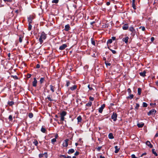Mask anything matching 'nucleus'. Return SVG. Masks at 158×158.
Wrapping results in <instances>:
<instances>
[{
	"instance_id": "nucleus-10",
	"label": "nucleus",
	"mask_w": 158,
	"mask_h": 158,
	"mask_svg": "<svg viewBox=\"0 0 158 158\" xmlns=\"http://www.w3.org/2000/svg\"><path fill=\"white\" fill-rule=\"evenodd\" d=\"M32 19H33L32 17L31 16H30L28 18V23H32Z\"/></svg>"
},
{
	"instance_id": "nucleus-40",
	"label": "nucleus",
	"mask_w": 158,
	"mask_h": 158,
	"mask_svg": "<svg viewBox=\"0 0 158 158\" xmlns=\"http://www.w3.org/2000/svg\"><path fill=\"white\" fill-rule=\"evenodd\" d=\"M149 147L151 148H153V145L151 144L150 142L149 141Z\"/></svg>"
},
{
	"instance_id": "nucleus-37",
	"label": "nucleus",
	"mask_w": 158,
	"mask_h": 158,
	"mask_svg": "<svg viewBox=\"0 0 158 158\" xmlns=\"http://www.w3.org/2000/svg\"><path fill=\"white\" fill-rule=\"evenodd\" d=\"M28 116H29V117L30 118H32L33 117V115L32 113H30L29 114Z\"/></svg>"
},
{
	"instance_id": "nucleus-4",
	"label": "nucleus",
	"mask_w": 158,
	"mask_h": 158,
	"mask_svg": "<svg viewBox=\"0 0 158 158\" xmlns=\"http://www.w3.org/2000/svg\"><path fill=\"white\" fill-rule=\"evenodd\" d=\"M69 141V139H66L64 141L63 143V146L64 147H67L68 146V142Z\"/></svg>"
},
{
	"instance_id": "nucleus-2",
	"label": "nucleus",
	"mask_w": 158,
	"mask_h": 158,
	"mask_svg": "<svg viewBox=\"0 0 158 158\" xmlns=\"http://www.w3.org/2000/svg\"><path fill=\"white\" fill-rule=\"evenodd\" d=\"M156 112V111L154 109H152L149 111V116L150 115L154 116Z\"/></svg>"
},
{
	"instance_id": "nucleus-61",
	"label": "nucleus",
	"mask_w": 158,
	"mask_h": 158,
	"mask_svg": "<svg viewBox=\"0 0 158 158\" xmlns=\"http://www.w3.org/2000/svg\"><path fill=\"white\" fill-rule=\"evenodd\" d=\"M15 79H18V77L16 76H13V77Z\"/></svg>"
},
{
	"instance_id": "nucleus-7",
	"label": "nucleus",
	"mask_w": 158,
	"mask_h": 158,
	"mask_svg": "<svg viewBox=\"0 0 158 158\" xmlns=\"http://www.w3.org/2000/svg\"><path fill=\"white\" fill-rule=\"evenodd\" d=\"M37 81L36 78L35 77L34 78V81L32 82V85L33 86L35 87L36 86L37 83Z\"/></svg>"
},
{
	"instance_id": "nucleus-38",
	"label": "nucleus",
	"mask_w": 158,
	"mask_h": 158,
	"mask_svg": "<svg viewBox=\"0 0 158 158\" xmlns=\"http://www.w3.org/2000/svg\"><path fill=\"white\" fill-rule=\"evenodd\" d=\"M143 105L144 107H147L148 106V104L145 102H143Z\"/></svg>"
},
{
	"instance_id": "nucleus-26",
	"label": "nucleus",
	"mask_w": 158,
	"mask_h": 158,
	"mask_svg": "<svg viewBox=\"0 0 158 158\" xmlns=\"http://www.w3.org/2000/svg\"><path fill=\"white\" fill-rule=\"evenodd\" d=\"M23 37L20 35L19 36V41L21 43L22 42V39L23 38Z\"/></svg>"
},
{
	"instance_id": "nucleus-28",
	"label": "nucleus",
	"mask_w": 158,
	"mask_h": 158,
	"mask_svg": "<svg viewBox=\"0 0 158 158\" xmlns=\"http://www.w3.org/2000/svg\"><path fill=\"white\" fill-rule=\"evenodd\" d=\"M32 28V26L31 24V23H28V30L29 31H30L31 30Z\"/></svg>"
},
{
	"instance_id": "nucleus-51",
	"label": "nucleus",
	"mask_w": 158,
	"mask_h": 158,
	"mask_svg": "<svg viewBox=\"0 0 158 158\" xmlns=\"http://www.w3.org/2000/svg\"><path fill=\"white\" fill-rule=\"evenodd\" d=\"M44 154H40L39 155V157L40 158H41V157H43V156H44Z\"/></svg>"
},
{
	"instance_id": "nucleus-22",
	"label": "nucleus",
	"mask_w": 158,
	"mask_h": 158,
	"mask_svg": "<svg viewBox=\"0 0 158 158\" xmlns=\"http://www.w3.org/2000/svg\"><path fill=\"white\" fill-rule=\"evenodd\" d=\"M47 98L50 101H53V99H52L50 97V95H48L47 96Z\"/></svg>"
},
{
	"instance_id": "nucleus-9",
	"label": "nucleus",
	"mask_w": 158,
	"mask_h": 158,
	"mask_svg": "<svg viewBox=\"0 0 158 158\" xmlns=\"http://www.w3.org/2000/svg\"><path fill=\"white\" fill-rule=\"evenodd\" d=\"M70 28V27L69 26V25L67 24V25H66L65 26V28L64 30L65 31H68Z\"/></svg>"
},
{
	"instance_id": "nucleus-6",
	"label": "nucleus",
	"mask_w": 158,
	"mask_h": 158,
	"mask_svg": "<svg viewBox=\"0 0 158 158\" xmlns=\"http://www.w3.org/2000/svg\"><path fill=\"white\" fill-rule=\"evenodd\" d=\"M67 47V45L66 44H64L60 47L59 49L60 50H64Z\"/></svg>"
},
{
	"instance_id": "nucleus-5",
	"label": "nucleus",
	"mask_w": 158,
	"mask_h": 158,
	"mask_svg": "<svg viewBox=\"0 0 158 158\" xmlns=\"http://www.w3.org/2000/svg\"><path fill=\"white\" fill-rule=\"evenodd\" d=\"M105 104H103L101 107H100L99 109L98 112L99 113H102L103 109L105 108Z\"/></svg>"
},
{
	"instance_id": "nucleus-8",
	"label": "nucleus",
	"mask_w": 158,
	"mask_h": 158,
	"mask_svg": "<svg viewBox=\"0 0 158 158\" xmlns=\"http://www.w3.org/2000/svg\"><path fill=\"white\" fill-rule=\"evenodd\" d=\"M129 39V37L128 36H127L125 38H123L122 39L123 41L125 43L127 44L128 42V40Z\"/></svg>"
},
{
	"instance_id": "nucleus-47",
	"label": "nucleus",
	"mask_w": 158,
	"mask_h": 158,
	"mask_svg": "<svg viewBox=\"0 0 158 158\" xmlns=\"http://www.w3.org/2000/svg\"><path fill=\"white\" fill-rule=\"evenodd\" d=\"M60 120L61 121H63L64 119V117L60 116Z\"/></svg>"
},
{
	"instance_id": "nucleus-16",
	"label": "nucleus",
	"mask_w": 158,
	"mask_h": 158,
	"mask_svg": "<svg viewBox=\"0 0 158 158\" xmlns=\"http://www.w3.org/2000/svg\"><path fill=\"white\" fill-rule=\"evenodd\" d=\"M114 148H115V153H117L119 151V148H118L117 146H115Z\"/></svg>"
},
{
	"instance_id": "nucleus-30",
	"label": "nucleus",
	"mask_w": 158,
	"mask_h": 158,
	"mask_svg": "<svg viewBox=\"0 0 158 158\" xmlns=\"http://www.w3.org/2000/svg\"><path fill=\"white\" fill-rule=\"evenodd\" d=\"M41 131L42 132L45 133L46 131V130L45 128L43 127H42L41 128Z\"/></svg>"
},
{
	"instance_id": "nucleus-19",
	"label": "nucleus",
	"mask_w": 158,
	"mask_h": 158,
	"mask_svg": "<svg viewBox=\"0 0 158 158\" xmlns=\"http://www.w3.org/2000/svg\"><path fill=\"white\" fill-rule=\"evenodd\" d=\"M108 137L109 139H112L114 138V136L112 133H110L108 135Z\"/></svg>"
},
{
	"instance_id": "nucleus-14",
	"label": "nucleus",
	"mask_w": 158,
	"mask_h": 158,
	"mask_svg": "<svg viewBox=\"0 0 158 158\" xmlns=\"http://www.w3.org/2000/svg\"><path fill=\"white\" fill-rule=\"evenodd\" d=\"M50 90L52 91V92H54V89L55 87L54 86L52 85H50Z\"/></svg>"
},
{
	"instance_id": "nucleus-3",
	"label": "nucleus",
	"mask_w": 158,
	"mask_h": 158,
	"mask_svg": "<svg viewBox=\"0 0 158 158\" xmlns=\"http://www.w3.org/2000/svg\"><path fill=\"white\" fill-rule=\"evenodd\" d=\"M117 116L116 113L114 112L111 116V118L114 121H115L117 120Z\"/></svg>"
},
{
	"instance_id": "nucleus-34",
	"label": "nucleus",
	"mask_w": 158,
	"mask_h": 158,
	"mask_svg": "<svg viewBox=\"0 0 158 158\" xmlns=\"http://www.w3.org/2000/svg\"><path fill=\"white\" fill-rule=\"evenodd\" d=\"M112 40L110 39L108 40L107 43V44H111L112 43Z\"/></svg>"
},
{
	"instance_id": "nucleus-24",
	"label": "nucleus",
	"mask_w": 158,
	"mask_h": 158,
	"mask_svg": "<svg viewBox=\"0 0 158 158\" xmlns=\"http://www.w3.org/2000/svg\"><path fill=\"white\" fill-rule=\"evenodd\" d=\"M92 104V102H89L86 104V106L88 107H90L91 106Z\"/></svg>"
},
{
	"instance_id": "nucleus-54",
	"label": "nucleus",
	"mask_w": 158,
	"mask_h": 158,
	"mask_svg": "<svg viewBox=\"0 0 158 158\" xmlns=\"http://www.w3.org/2000/svg\"><path fill=\"white\" fill-rule=\"evenodd\" d=\"M79 154V152H78L77 151L75 153L74 155L75 156H77V155H78Z\"/></svg>"
},
{
	"instance_id": "nucleus-12",
	"label": "nucleus",
	"mask_w": 158,
	"mask_h": 158,
	"mask_svg": "<svg viewBox=\"0 0 158 158\" xmlns=\"http://www.w3.org/2000/svg\"><path fill=\"white\" fill-rule=\"evenodd\" d=\"M74 151H75L74 149L71 148L68 151V153L69 154H70L73 153Z\"/></svg>"
},
{
	"instance_id": "nucleus-59",
	"label": "nucleus",
	"mask_w": 158,
	"mask_h": 158,
	"mask_svg": "<svg viewBox=\"0 0 158 158\" xmlns=\"http://www.w3.org/2000/svg\"><path fill=\"white\" fill-rule=\"evenodd\" d=\"M95 23V22L94 21H93V22H91L90 23V24L91 25H93L94 23Z\"/></svg>"
},
{
	"instance_id": "nucleus-17",
	"label": "nucleus",
	"mask_w": 158,
	"mask_h": 158,
	"mask_svg": "<svg viewBox=\"0 0 158 158\" xmlns=\"http://www.w3.org/2000/svg\"><path fill=\"white\" fill-rule=\"evenodd\" d=\"M152 153L156 156H158V154L155 151V150L153 148L152 149Z\"/></svg>"
},
{
	"instance_id": "nucleus-31",
	"label": "nucleus",
	"mask_w": 158,
	"mask_h": 158,
	"mask_svg": "<svg viewBox=\"0 0 158 158\" xmlns=\"http://www.w3.org/2000/svg\"><path fill=\"white\" fill-rule=\"evenodd\" d=\"M134 97V95L133 94H130L129 96L127 97V98L132 99Z\"/></svg>"
},
{
	"instance_id": "nucleus-49",
	"label": "nucleus",
	"mask_w": 158,
	"mask_h": 158,
	"mask_svg": "<svg viewBox=\"0 0 158 158\" xmlns=\"http://www.w3.org/2000/svg\"><path fill=\"white\" fill-rule=\"evenodd\" d=\"M140 29H141V30L143 31H144L145 30V28L144 27H141L140 28Z\"/></svg>"
},
{
	"instance_id": "nucleus-25",
	"label": "nucleus",
	"mask_w": 158,
	"mask_h": 158,
	"mask_svg": "<svg viewBox=\"0 0 158 158\" xmlns=\"http://www.w3.org/2000/svg\"><path fill=\"white\" fill-rule=\"evenodd\" d=\"M56 138H54V139H52L51 140V142H52V143L53 144H54V143L55 142H56Z\"/></svg>"
},
{
	"instance_id": "nucleus-64",
	"label": "nucleus",
	"mask_w": 158,
	"mask_h": 158,
	"mask_svg": "<svg viewBox=\"0 0 158 158\" xmlns=\"http://www.w3.org/2000/svg\"><path fill=\"white\" fill-rule=\"evenodd\" d=\"M147 153H146V152H145L143 153L141 155V156H142L144 155H146Z\"/></svg>"
},
{
	"instance_id": "nucleus-36",
	"label": "nucleus",
	"mask_w": 158,
	"mask_h": 158,
	"mask_svg": "<svg viewBox=\"0 0 158 158\" xmlns=\"http://www.w3.org/2000/svg\"><path fill=\"white\" fill-rule=\"evenodd\" d=\"M59 0H53L52 1V3H57L59 2Z\"/></svg>"
},
{
	"instance_id": "nucleus-45",
	"label": "nucleus",
	"mask_w": 158,
	"mask_h": 158,
	"mask_svg": "<svg viewBox=\"0 0 158 158\" xmlns=\"http://www.w3.org/2000/svg\"><path fill=\"white\" fill-rule=\"evenodd\" d=\"M109 49L113 54H115L116 53V52L114 50H113L110 49Z\"/></svg>"
},
{
	"instance_id": "nucleus-35",
	"label": "nucleus",
	"mask_w": 158,
	"mask_h": 158,
	"mask_svg": "<svg viewBox=\"0 0 158 158\" xmlns=\"http://www.w3.org/2000/svg\"><path fill=\"white\" fill-rule=\"evenodd\" d=\"M102 148V146H100V147H98V148H96V149H97V150L98 151H100L101 149Z\"/></svg>"
},
{
	"instance_id": "nucleus-27",
	"label": "nucleus",
	"mask_w": 158,
	"mask_h": 158,
	"mask_svg": "<svg viewBox=\"0 0 158 158\" xmlns=\"http://www.w3.org/2000/svg\"><path fill=\"white\" fill-rule=\"evenodd\" d=\"M141 89L140 88H138V94L140 95L141 94Z\"/></svg>"
},
{
	"instance_id": "nucleus-56",
	"label": "nucleus",
	"mask_w": 158,
	"mask_h": 158,
	"mask_svg": "<svg viewBox=\"0 0 158 158\" xmlns=\"http://www.w3.org/2000/svg\"><path fill=\"white\" fill-rule=\"evenodd\" d=\"M40 65L39 64H37L36 65V68H40Z\"/></svg>"
},
{
	"instance_id": "nucleus-29",
	"label": "nucleus",
	"mask_w": 158,
	"mask_h": 158,
	"mask_svg": "<svg viewBox=\"0 0 158 158\" xmlns=\"http://www.w3.org/2000/svg\"><path fill=\"white\" fill-rule=\"evenodd\" d=\"M14 103V102L13 101L9 102H8V104L10 106H12Z\"/></svg>"
},
{
	"instance_id": "nucleus-43",
	"label": "nucleus",
	"mask_w": 158,
	"mask_h": 158,
	"mask_svg": "<svg viewBox=\"0 0 158 158\" xmlns=\"http://www.w3.org/2000/svg\"><path fill=\"white\" fill-rule=\"evenodd\" d=\"M139 104L138 103H136V106L135 107V108L136 109H138V108H139Z\"/></svg>"
},
{
	"instance_id": "nucleus-57",
	"label": "nucleus",
	"mask_w": 158,
	"mask_h": 158,
	"mask_svg": "<svg viewBox=\"0 0 158 158\" xmlns=\"http://www.w3.org/2000/svg\"><path fill=\"white\" fill-rule=\"evenodd\" d=\"M158 137V132H157L156 133V135L154 136V137Z\"/></svg>"
},
{
	"instance_id": "nucleus-21",
	"label": "nucleus",
	"mask_w": 158,
	"mask_h": 158,
	"mask_svg": "<svg viewBox=\"0 0 158 158\" xmlns=\"http://www.w3.org/2000/svg\"><path fill=\"white\" fill-rule=\"evenodd\" d=\"M144 125L143 123H139L137 124V126L139 127H143Z\"/></svg>"
},
{
	"instance_id": "nucleus-18",
	"label": "nucleus",
	"mask_w": 158,
	"mask_h": 158,
	"mask_svg": "<svg viewBox=\"0 0 158 158\" xmlns=\"http://www.w3.org/2000/svg\"><path fill=\"white\" fill-rule=\"evenodd\" d=\"M77 88V86L76 85H74L72 87L70 88V89L72 90H75Z\"/></svg>"
},
{
	"instance_id": "nucleus-63",
	"label": "nucleus",
	"mask_w": 158,
	"mask_h": 158,
	"mask_svg": "<svg viewBox=\"0 0 158 158\" xmlns=\"http://www.w3.org/2000/svg\"><path fill=\"white\" fill-rule=\"evenodd\" d=\"M107 5V6H109L110 4V2H106V3Z\"/></svg>"
},
{
	"instance_id": "nucleus-15",
	"label": "nucleus",
	"mask_w": 158,
	"mask_h": 158,
	"mask_svg": "<svg viewBox=\"0 0 158 158\" xmlns=\"http://www.w3.org/2000/svg\"><path fill=\"white\" fill-rule=\"evenodd\" d=\"M66 112L64 111H62L60 114V116L64 117L66 114Z\"/></svg>"
},
{
	"instance_id": "nucleus-52",
	"label": "nucleus",
	"mask_w": 158,
	"mask_h": 158,
	"mask_svg": "<svg viewBox=\"0 0 158 158\" xmlns=\"http://www.w3.org/2000/svg\"><path fill=\"white\" fill-rule=\"evenodd\" d=\"M127 91L130 94L131 92V90L130 88H128L127 89Z\"/></svg>"
},
{
	"instance_id": "nucleus-42",
	"label": "nucleus",
	"mask_w": 158,
	"mask_h": 158,
	"mask_svg": "<svg viewBox=\"0 0 158 158\" xmlns=\"http://www.w3.org/2000/svg\"><path fill=\"white\" fill-rule=\"evenodd\" d=\"M155 38L154 37H152L151 39V42L150 43H151V42H153Z\"/></svg>"
},
{
	"instance_id": "nucleus-46",
	"label": "nucleus",
	"mask_w": 158,
	"mask_h": 158,
	"mask_svg": "<svg viewBox=\"0 0 158 158\" xmlns=\"http://www.w3.org/2000/svg\"><path fill=\"white\" fill-rule=\"evenodd\" d=\"M150 105L151 106L154 107V106H155L156 105V104L155 103H150Z\"/></svg>"
},
{
	"instance_id": "nucleus-62",
	"label": "nucleus",
	"mask_w": 158,
	"mask_h": 158,
	"mask_svg": "<svg viewBox=\"0 0 158 158\" xmlns=\"http://www.w3.org/2000/svg\"><path fill=\"white\" fill-rule=\"evenodd\" d=\"M88 87L89 88L90 90H92L93 89V88H92L90 87V85H88Z\"/></svg>"
},
{
	"instance_id": "nucleus-41",
	"label": "nucleus",
	"mask_w": 158,
	"mask_h": 158,
	"mask_svg": "<svg viewBox=\"0 0 158 158\" xmlns=\"http://www.w3.org/2000/svg\"><path fill=\"white\" fill-rule=\"evenodd\" d=\"M12 0H3V1L5 2H11L12 1Z\"/></svg>"
},
{
	"instance_id": "nucleus-13",
	"label": "nucleus",
	"mask_w": 158,
	"mask_h": 158,
	"mask_svg": "<svg viewBox=\"0 0 158 158\" xmlns=\"http://www.w3.org/2000/svg\"><path fill=\"white\" fill-rule=\"evenodd\" d=\"M77 120L78 122L80 123L81 122L82 120V118L81 116L79 115L78 116L77 118Z\"/></svg>"
},
{
	"instance_id": "nucleus-50",
	"label": "nucleus",
	"mask_w": 158,
	"mask_h": 158,
	"mask_svg": "<svg viewBox=\"0 0 158 158\" xmlns=\"http://www.w3.org/2000/svg\"><path fill=\"white\" fill-rule=\"evenodd\" d=\"M70 84V83L69 81H67L66 85L67 86H69Z\"/></svg>"
},
{
	"instance_id": "nucleus-48",
	"label": "nucleus",
	"mask_w": 158,
	"mask_h": 158,
	"mask_svg": "<svg viewBox=\"0 0 158 158\" xmlns=\"http://www.w3.org/2000/svg\"><path fill=\"white\" fill-rule=\"evenodd\" d=\"M89 99L90 101H93L94 99V98H93V97H89Z\"/></svg>"
},
{
	"instance_id": "nucleus-58",
	"label": "nucleus",
	"mask_w": 158,
	"mask_h": 158,
	"mask_svg": "<svg viewBox=\"0 0 158 158\" xmlns=\"http://www.w3.org/2000/svg\"><path fill=\"white\" fill-rule=\"evenodd\" d=\"M61 156L63 157L64 158H67V156L65 155H61Z\"/></svg>"
},
{
	"instance_id": "nucleus-60",
	"label": "nucleus",
	"mask_w": 158,
	"mask_h": 158,
	"mask_svg": "<svg viewBox=\"0 0 158 158\" xmlns=\"http://www.w3.org/2000/svg\"><path fill=\"white\" fill-rule=\"evenodd\" d=\"M115 39H116L115 37H112V39H112V40H115Z\"/></svg>"
},
{
	"instance_id": "nucleus-32",
	"label": "nucleus",
	"mask_w": 158,
	"mask_h": 158,
	"mask_svg": "<svg viewBox=\"0 0 158 158\" xmlns=\"http://www.w3.org/2000/svg\"><path fill=\"white\" fill-rule=\"evenodd\" d=\"M44 80V78L43 77H41L40 78V81L41 83H42L43 82Z\"/></svg>"
},
{
	"instance_id": "nucleus-55",
	"label": "nucleus",
	"mask_w": 158,
	"mask_h": 158,
	"mask_svg": "<svg viewBox=\"0 0 158 158\" xmlns=\"http://www.w3.org/2000/svg\"><path fill=\"white\" fill-rule=\"evenodd\" d=\"M131 156L132 158H136V157L135 155L134 154L132 155Z\"/></svg>"
},
{
	"instance_id": "nucleus-33",
	"label": "nucleus",
	"mask_w": 158,
	"mask_h": 158,
	"mask_svg": "<svg viewBox=\"0 0 158 158\" xmlns=\"http://www.w3.org/2000/svg\"><path fill=\"white\" fill-rule=\"evenodd\" d=\"M129 30L132 32H133L134 31V28H133V27H130L129 28Z\"/></svg>"
},
{
	"instance_id": "nucleus-23",
	"label": "nucleus",
	"mask_w": 158,
	"mask_h": 158,
	"mask_svg": "<svg viewBox=\"0 0 158 158\" xmlns=\"http://www.w3.org/2000/svg\"><path fill=\"white\" fill-rule=\"evenodd\" d=\"M33 144L36 146H37L38 144V143L36 140H34V141L33 142Z\"/></svg>"
},
{
	"instance_id": "nucleus-44",
	"label": "nucleus",
	"mask_w": 158,
	"mask_h": 158,
	"mask_svg": "<svg viewBox=\"0 0 158 158\" xmlns=\"http://www.w3.org/2000/svg\"><path fill=\"white\" fill-rule=\"evenodd\" d=\"M9 119L10 121H11L12 120V116L11 115H9Z\"/></svg>"
},
{
	"instance_id": "nucleus-39",
	"label": "nucleus",
	"mask_w": 158,
	"mask_h": 158,
	"mask_svg": "<svg viewBox=\"0 0 158 158\" xmlns=\"http://www.w3.org/2000/svg\"><path fill=\"white\" fill-rule=\"evenodd\" d=\"M91 43L92 44L94 45H95V42L93 40V38H91Z\"/></svg>"
},
{
	"instance_id": "nucleus-1",
	"label": "nucleus",
	"mask_w": 158,
	"mask_h": 158,
	"mask_svg": "<svg viewBox=\"0 0 158 158\" xmlns=\"http://www.w3.org/2000/svg\"><path fill=\"white\" fill-rule=\"evenodd\" d=\"M47 37V35L44 32H41L39 38V41L40 44H42L43 42V40H45Z\"/></svg>"
},
{
	"instance_id": "nucleus-53",
	"label": "nucleus",
	"mask_w": 158,
	"mask_h": 158,
	"mask_svg": "<svg viewBox=\"0 0 158 158\" xmlns=\"http://www.w3.org/2000/svg\"><path fill=\"white\" fill-rule=\"evenodd\" d=\"M132 7H133V8H134V9H135L136 8H135V3H134V4L132 3Z\"/></svg>"
},
{
	"instance_id": "nucleus-20",
	"label": "nucleus",
	"mask_w": 158,
	"mask_h": 158,
	"mask_svg": "<svg viewBox=\"0 0 158 158\" xmlns=\"http://www.w3.org/2000/svg\"><path fill=\"white\" fill-rule=\"evenodd\" d=\"M146 72L145 71H144L143 72H141L139 73V74L140 76L144 77L145 76Z\"/></svg>"
},
{
	"instance_id": "nucleus-11",
	"label": "nucleus",
	"mask_w": 158,
	"mask_h": 158,
	"mask_svg": "<svg viewBox=\"0 0 158 158\" xmlns=\"http://www.w3.org/2000/svg\"><path fill=\"white\" fill-rule=\"evenodd\" d=\"M123 29L124 30H127L128 28V25L127 24H125V25H124L123 26Z\"/></svg>"
}]
</instances>
